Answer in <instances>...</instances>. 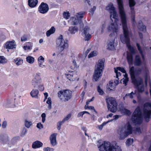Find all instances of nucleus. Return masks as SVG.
Listing matches in <instances>:
<instances>
[{"label":"nucleus","mask_w":151,"mask_h":151,"mask_svg":"<svg viewBox=\"0 0 151 151\" xmlns=\"http://www.w3.org/2000/svg\"><path fill=\"white\" fill-rule=\"evenodd\" d=\"M119 9L121 21L123 30L124 34L121 35L120 39L122 43L126 44L127 45L129 43L130 38L129 35L130 32V29L127 27V20L124 8L122 4V0H118Z\"/></svg>","instance_id":"1"},{"label":"nucleus","mask_w":151,"mask_h":151,"mask_svg":"<svg viewBox=\"0 0 151 151\" xmlns=\"http://www.w3.org/2000/svg\"><path fill=\"white\" fill-rule=\"evenodd\" d=\"M107 10L109 11L110 14V17L112 22L109 24L107 28L109 32H112V33L115 32L117 33L118 31L119 26L118 24V19H117V16L115 10V8L112 3L110 4L106 8Z\"/></svg>","instance_id":"2"},{"label":"nucleus","mask_w":151,"mask_h":151,"mask_svg":"<svg viewBox=\"0 0 151 151\" xmlns=\"http://www.w3.org/2000/svg\"><path fill=\"white\" fill-rule=\"evenodd\" d=\"M141 71L142 69L140 68H137L134 69V66L130 68L129 71L132 82L137 87L139 93H142L144 91V85L142 79L140 78L136 79L135 75H139L141 73Z\"/></svg>","instance_id":"3"},{"label":"nucleus","mask_w":151,"mask_h":151,"mask_svg":"<svg viewBox=\"0 0 151 151\" xmlns=\"http://www.w3.org/2000/svg\"><path fill=\"white\" fill-rule=\"evenodd\" d=\"M105 60L104 58L99 60L95 66L93 79L95 81H97L101 78L103 70L104 68V63Z\"/></svg>","instance_id":"4"},{"label":"nucleus","mask_w":151,"mask_h":151,"mask_svg":"<svg viewBox=\"0 0 151 151\" xmlns=\"http://www.w3.org/2000/svg\"><path fill=\"white\" fill-rule=\"evenodd\" d=\"M132 128L129 124L124 127L119 128L118 130V134L119 135L120 139H123L132 133Z\"/></svg>","instance_id":"5"},{"label":"nucleus","mask_w":151,"mask_h":151,"mask_svg":"<svg viewBox=\"0 0 151 151\" xmlns=\"http://www.w3.org/2000/svg\"><path fill=\"white\" fill-rule=\"evenodd\" d=\"M132 121L136 125H139L142 123V113L139 107H138L133 113Z\"/></svg>","instance_id":"6"},{"label":"nucleus","mask_w":151,"mask_h":151,"mask_svg":"<svg viewBox=\"0 0 151 151\" xmlns=\"http://www.w3.org/2000/svg\"><path fill=\"white\" fill-rule=\"evenodd\" d=\"M72 92L68 90H61L58 93V97L62 101H69L71 97Z\"/></svg>","instance_id":"7"},{"label":"nucleus","mask_w":151,"mask_h":151,"mask_svg":"<svg viewBox=\"0 0 151 151\" xmlns=\"http://www.w3.org/2000/svg\"><path fill=\"white\" fill-rule=\"evenodd\" d=\"M108 109L113 113L115 112L117 109V103L113 98H108L106 99Z\"/></svg>","instance_id":"8"},{"label":"nucleus","mask_w":151,"mask_h":151,"mask_svg":"<svg viewBox=\"0 0 151 151\" xmlns=\"http://www.w3.org/2000/svg\"><path fill=\"white\" fill-rule=\"evenodd\" d=\"M84 12H80L78 13L73 17H71L69 22L73 25H76L78 23L80 24L82 22V19L83 17Z\"/></svg>","instance_id":"9"},{"label":"nucleus","mask_w":151,"mask_h":151,"mask_svg":"<svg viewBox=\"0 0 151 151\" xmlns=\"http://www.w3.org/2000/svg\"><path fill=\"white\" fill-rule=\"evenodd\" d=\"M98 142L100 143V144L98 145V147L99 150L101 151H109L112 144L108 142L101 141L99 140Z\"/></svg>","instance_id":"10"},{"label":"nucleus","mask_w":151,"mask_h":151,"mask_svg":"<svg viewBox=\"0 0 151 151\" xmlns=\"http://www.w3.org/2000/svg\"><path fill=\"white\" fill-rule=\"evenodd\" d=\"M56 44L60 47V50L61 51H62L64 49L67 48L68 46V43L64 40L62 35L59 36L57 40Z\"/></svg>","instance_id":"11"},{"label":"nucleus","mask_w":151,"mask_h":151,"mask_svg":"<svg viewBox=\"0 0 151 151\" xmlns=\"http://www.w3.org/2000/svg\"><path fill=\"white\" fill-rule=\"evenodd\" d=\"M114 35V33H111L109 35L110 38L107 45V49L109 50H113L115 49L114 43L116 37Z\"/></svg>","instance_id":"12"},{"label":"nucleus","mask_w":151,"mask_h":151,"mask_svg":"<svg viewBox=\"0 0 151 151\" xmlns=\"http://www.w3.org/2000/svg\"><path fill=\"white\" fill-rule=\"evenodd\" d=\"M76 72L74 71H68L65 73L67 78L70 81H73L76 79L77 76Z\"/></svg>","instance_id":"13"},{"label":"nucleus","mask_w":151,"mask_h":151,"mask_svg":"<svg viewBox=\"0 0 151 151\" xmlns=\"http://www.w3.org/2000/svg\"><path fill=\"white\" fill-rule=\"evenodd\" d=\"M49 9L48 5L44 2H42L38 8L39 12L41 13L45 14L47 12Z\"/></svg>","instance_id":"14"},{"label":"nucleus","mask_w":151,"mask_h":151,"mask_svg":"<svg viewBox=\"0 0 151 151\" xmlns=\"http://www.w3.org/2000/svg\"><path fill=\"white\" fill-rule=\"evenodd\" d=\"M41 78L40 73H37L34 76L32 80V85L34 88L37 87V85L40 84L41 82Z\"/></svg>","instance_id":"15"},{"label":"nucleus","mask_w":151,"mask_h":151,"mask_svg":"<svg viewBox=\"0 0 151 151\" xmlns=\"http://www.w3.org/2000/svg\"><path fill=\"white\" fill-rule=\"evenodd\" d=\"M90 28L88 27H86L83 29V33L85 35L84 39L85 41H88L91 37V34L89 33Z\"/></svg>","instance_id":"16"},{"label":"nucleus","mask_w":151,"mask_h":151,"mask_svg":"<svg viewBox=\"0 0 151 151\" xmlns=\"http://www.w3.org/2000/svg\"><path fill=\"white\" fill-rule=\"evenodd\" d=\"M9 139L8 136L6 134H0V143L6 144L9 143Z\"/></svg>","instance_id":"17"},{"label":"nucleus","mask_w":151,"mask_h":151,"mask_svg":"<svg viewBox=\"0 0 151 151\" xmlns=\"http://www.w3.org/2000/svg\"><path fill=\"white\" fill-rule=\"evenodd\" d=\"M57 133H54L52 134L50 137L51 144L52 146H55L57 144L56 137Z\"/></svg>","instance_id":"18"},{"label":"nucleus","mask_w":151,"mask_h":151,"mask_svg":"<svg viewBox=\"0 0 151 151\" xmlns=\"http://www.w3.org/2000/svg\"><path fill=\"white\" fill-rule=\"evenodd\" d=\"M119 107L120 111L122 113L128 115L130 114V111L127 109H126L122 104H120L119 105Z\"/></svg>","instance_id":"19"},{"label":"nucleus","mask_w":151,"mask_h":151,"mask_svg":"<svg viewBox=\"0 0 151 151\" xmlns=\"http://www.w3.org/2000/svg\"><path fill=\"white\" fill-rule=\"evenodd\" d=\"M43 144L40 141L37 140L34 142L32 145V147L33 149H36L42 147Z\"/></svg>","instance_id":"20"},{"label":"nucleus","mask_w":151,"mask_h":151,"mask_svg":"<svg viewBox=\"0 0 151 151\" xmlns=\"http://www.w3.org/2000/svg\"><path fill=\"white\" fill-rule=\"evenodd\" d=\"M14 41H11L7 42L5 45L4 47L6 49H13L14 47Z\"/></svg>","instance_id":"21"},{"label":"nucleus","mask_w":151,"mask_h":151,"mask_svg":"<svg viewBox=\"0 0 151 151\" xmlns=\"http://www.w3.org/2000/svg\"><path fill=\"white\" fill-rule=\"evenodd\" d=\"M122 4L123 7V4L122 0ZM129 7L131 8V12L133 13L134 12V9L132 7L134 6L135 5L136 3L134 0H129ZM118 5H119V4L118 2V0H117Z\"/></svg>","instance_id":"22"},{"label":"nucleus","mask_w":151,"mask_h":151,"mask_svg":"<svg viewBox=\"0 0 151 151\" xmlns=\"http://www.w3.org/2000/svg\"><path fill=\"white\" fill-rule=\"evenodd\" d=\"M142 62L139 55H137L135 57L134 64L135 66H140L142 64Z\"/></svg>","instance_id":"23"},{"label":"nucleus","mask_w":151,"mask_h":151,"mask_svg":"<svg viewBox=\"0 0 151 151\" xmlns=\"http://www.w3.org/2000/svg\"><path fill=\"white\" fill-rule=\"evenodd\" d=\"M109 151H122L120 147L116 144L111 145Z\"/></svg>","instance_id":"24"},{"label":"nucleus","mask_w":151,"mask_h":151,"mask_svg":"<svg viewBox=\"0 0 151 151\" xmlns=\"http://www.w3.org/2000/svg\"><path fill=\"white\" fill-rule=\"evenodd\" d=\"M37 0H28V4L29 6L31 7L35 6L38 3Z\"/></svg>","instance_id":"25"},{"label":"nucleus","mask_w":151,"mask_h":151,"mask_svg":"<svg viewBox=\"0 0 151 151\" xmlns=\"http://www.w3.org/2000/svg\"><path fill=\"white\" fill-rule=\"evenodd\" d=\"M78 29L76 26H71L69 27L68 31L72 35L74 34L78 31Z\"/></svg>","instance_id":"26"},{"label":"nucleus","mask_w":151,"mask_h":151,"mask_svg":"<svg viewBox=\"0 0 151 151\" xmlns=\"http://www.w3.org/2000/svg\"><path fill=\"white\" fill-rule=\"evenodd\" d=\"M127 59L129 65V68H131L130 65L133 64V56L132 54H128L127 56Z\"/></svg>","instance_id":"27"},{"label":"nucleus","mask_w":151,"mask_h":151,"mask_svg":"<svg viewBox=\"0 0 151 151\" xmlns=\"http://www.w3.org/2000/svg\"><path fill=\"white\" fill-rule=\"evenodd\" d=\"M39 93V91L37 89H33L30 92V95L32 97L38 98V94Z\"/></svg>","instance_id":"28"},{"label":"nucleus","mask_w":151,"mask_h":151,"mask_svg":"<svg viewBox=\"0 0 151 151\" xmlns=\"http://www.w3.org/2000/svg\"><path fill=\"white\" fill-rule=\"evenodd\" d=\"M138 27L141 31L144 32H145L146 31V27L145 25H143L142 21H140L139 22Z\"/></svg>","instance_id":"29"},{"label":"nucleus","mask_w":151,"mask_h":151,"mask_svg":"<svg viewBox=\"0 0 151 151\" xmlns=\"http://www.w3.org/2000/svg\"><path fill=\"white\" fill-rule=\"evenodd\" d=\"M115 83H113V81H110L109 84L107 85V88L110 90H114L116 85Z\"/></svg>","instance_id":"30"},{"label":"nucleus","mask_w":151,"mask_h":151,"mask_svg":"<svg viewBox=\"0 0 151 151\" xmlns=\"http://www.w3.org/2000/svg\"><path fill=\"white\" fill-rule=\"evenodd\" d=\"M55 31V29L53 26L51 27V28L47 31L46 32V35L47 37H49L50 35L54 33Z\"/></svg>","instance_id":"31"},{"label":"nucleus","mask_w":151,"mask_h":151,"mask_svg":"<svg viewBox=\"0 0 151 151\" xmlns=\"http://www.w3.org/2000/svg\"><path fill=\"white\" fill-rule=\"evenodd\" d=\"M7 107L9 108H14L15 105L14 104L13 100H8L7 103Z\"/></svg>","instance_id":"32"},{"label":"nucleus","mask_w":151,"mask_h":151,"mask_svg":"<svg viewBox=\"0 0 151 151\" xmlns=\"http://www.w3.org/2000/svg\"><path fill=\"white\" fill-rule=\"evenodd\" d=\"M14 62L17 66L21 65L23 63V60L20 58H17L15 59H14Z\"/></svg>","instance_id":"33"},{"label":"nucleus","mask_w":151,"mask_h":151,"mask_svg":"<svg viewBox=\"0 0 151 151\" xmlns=\"http://www.w3.org/2000/svg\"><path fill=\"white\" fill-rule=\"evenodd\" d=\"M34 58L31 56H28L26 58L27 61L30 64L33 63L34 62Z\"/></svg>","instance_id":"34"},{"label":"nucleus","mask_w":151,"mask_h":151,"mask_svg":"<svg viewBox=\"0 0 151 151\" xmlns=\"http://www.w3.org/2000/svg\"><path fill=\"white\" fill-rule=\"evenodd\" d=\"M98 54V52L95 50H94L91 52L88 55V58H90L96 56Z\"/></svg>","instance_id":"35"},{"label":"nucleus","mask_w":151,"mask_h":151,"mask_svg":"<svg viewBox=\"0 0 151 151\" xmlns=\"http://www.w3.org/2000/svg\"><path fill=\"white\" fill-rule=\"evenodd\" d=\"M136 46H137V48L138 50L139 51V53H140V54L142 57V59H144V56L143 55V51L141 49V47H140L139 44H138V43H137Z\"/></svg>","instance_id":"36"},{"label":"nucleus","mask_w":151,"mask_h":151,"mask_svg":"<svg viewBox=\"0 0 151 151\" xmlns=\"http://www.w3.org/2000/svg\"><path fill=\"white\" fill-rule=\"evenodd\" d=\"M112 120H111L110 121H111ZM110 121H108L106 122H104L103 123L101 124L100 125H99L97 126L96 128L99 129L100 130H101L103 127L106 125L107 123L109 122Z\"/></svg>","instance_id":"37"},{"label":"nucleus","mask_w":151,"mask_h":151,"mask_svg":"<svg viewBox=\"0 0 151 151\" xmlns=\"http://www.w3.org/2000/svg\"><path fill=\"white\" fill-rule=\"evenodd\" d=\"M7 62V60L4 56H0V63L5 64Z\"/></svg>","instance_id":"38"},{"label":"nucleus","mask_w":151,"mask_h":151,"mask_svg":"<svg viewBox=\"0 0 151 151\" xmlns=\"http://www.w3.org/2000/svg\"><path fill=\"white\" fill-rule=\"evenodd\" d=\"M133 141V139L132 138H129L126 141V145L127 146H129L132 144Z\"/></svg>","instance_id":"39"},{"label":"nucleus","mask_w":151,"mask_h":151,"mask_svg":"<svg viewBox=\"0 0 151 151\" xmlns=\"http://www.w3.org/2000/svg\"><path fill=\"white\" fill-rule=\"evenodd\" d=\"M46 103L48 104V108L49 109H51V108L52 101L51 100V98L50 97H49L47 99V100L46 101Z\"/></svg>","instance_id":"40"},{"label":"nucleus","mask_w":151,"mask_h":151,"mask_svg":"<svg viewBox=\"0 0 151 151\" xmlns=\"http://www.w3.org/2000/svg\"><path fill=\"white\" fill-rule=\"evenodd\" d=\"M127 76V74L126 73L124 75V77L125 78V79L123 81V84H124L125 86L127 85V82L129 80V78Z\"/></svg>","instance_id":"41"},{"label":"nucleus","mask_w":151,"mask_h":151,"mask_svg":"<svg viewBox=\"0 0 151 151\" xmlns=\"http://www.w3.org/2000/svg\"><path fill=\"white\" fill-rule=\"evenodd\" d=\"M97 91L99 93V94L100 95H102L104 93L102 89L99 86H98L97 87Z\"/></svg>","instance_id":"42"},{"label":"nucleus","mask_w":151,"mask_h":151,"mask_svg":"<svg viewBox=\"0 0 151 151\" xmlns=\"http://www.w3.org/2000/svg\"><path fill=\"white\" fill-rule=\"evenodd\" d=\"M32 125V122H31L27 120L25 121V126L27 128H29Z\"/></svg>","instance_id":"43"},{"label":"nucleus","mask_w":151,"mask_h":151,"mask_svg":"<svg viewBox=\"0 0 151 151\" xmlns=\"http://www.w3.org/2000/svg\"><path fill=\"white\" fill-rule=\"evenodd\" d=\"M127 47L128 49L131 53H134V48L132 47L130 45V43L128 44V45H127Z\"/></svg>","instance_id":"44"},{"label":"nucleus","mask_w":151,"mask_h":151,"mask_svg":"<svg viewBox=\"0 0 151 151\" xmlns=\"http://www.w3.org/2000/svg\"><path fill=\"white\" fill-rule=\"evenodd\" d=\"M134 132L137 134H140L141 132V130L139 127L136 128L134 130Z\"/></svg>","instance_id":"45"},{"label":"nucleus","mask_w":151,"mask_h":151,"mask_svg":"<svg viewBox=\"0 0 151 151\" xmlns=\"http://www.w3.org/2000/svg\"><path fill=\"white\" fill-rule=\"evenodd\" d=\"M37 88H38L40 91H43L44 90L43 85L41 83L37 85Z\"/></svg>","instance_id":"46"},{"label":"nucleus","mask_w":151,"mask_h":151,"mask_svg":"<svg viewBox=\"0 0 151 151\" xmlns=\"http://www.w3.org/2000/svg\"><path fill=\"white\" fill-rule=\"evenodd\" d=\"M71 114H69L63 120V122H65L66 121L68 120L71 117Z\"/></svg>","instance_id":"47"},{"label":"nucleus","mask_w":151,"mask_h":151,"mask_svg":"<svg viewBox=\"0 0 151 151\" xmlns=\"http://www.w3.org/2000/svg\"><path fill=\"white\" fill-rule=\"evenodd\" d=\"M64 122H63V120L62 121H59L57 124V129L58 130H60L61 128V126L62 124H63Z\"/></svg>","instance_id":"48"},{"label":"nucleus","mask_w":151,"mask_h":151,"mask_svg":"<svg viewBox=\"0 0 151 151\" xmlns=\"http://www.w3.org/2000/svg\"><path fill=\"white\" fill-rule=\"evenodd\" d=\"M32 44H30L29 45H27L24 46L23 47V48L25 50H30L32 49Z\"/></svg>","instance_id":"49"},{"label":"nucleus","mask_w":151,"mask_h":151,"mask_svg":"<svg viewBox=\"0 0 151 151\" xmlns=\"http://www.w3.org/2000/svg\"><path fill=\"white\" fill-rule=\"evenodd\" d=\"M135 94V93H133V92H132L130 93L127 94L126 95V96H127L129 98L132 99L133 98V95Z\"/></svg>","instance_id":"50"},{"label":"nucleus","mask_w":151,"mask_h":151,"mask_svg":"<svg viewBox=\"0 0 151 151\" xmlns=\"http://www.w3.org/2000/svg\"><path fill=\"white\" fill-rule=\"evenodd\" d=\"M114 71L115 73L116 74V77L117 78H118V79H119L118 78V77L119 76H120L121 75V73L119 72H118V70H116L115 68L114 69Z\"/></svg>","instance_id":"51"},{"label":"nucleus","mask_w":151,"mask_h":151,"mask_svg":"<svg viewBox=\"0 0 151 151\" xmlns=\"http://www.w3.org/2000/svg\"><path fill=\"white\" fill-rule=\"evenodd\" d=\"M63 16L64 18L66 19H68L70 17V13L69 12H64L63 13Z\"/></svg>","instance_id":"52"},{"label":"nucleus","mask_w":151,"mask_h":151,"mask_svg":"<svg viewBox=\"0 0 151 151\" xmlns=\"http://www.w3.org/2000/svg\"><path fill=\"white\" fill-rule=\"evenodd\" d=\"M117 70L120 71L121 72L124 73H126V71L123 68L118 67L117 68Z\"/></svg>","instance_id":"53"},{"label":"nucleus","mask_w":151,"mask_h":151,"mask_svg":"<svg viewBox=\"0 0 151 151\" xmlns=\"http://www.w3.org/2000/svg\"><path fill=\"white\" fill-rule=\"evenodd\" d=\"M44 151H54V149L53 148H50L49 147H47L44 149Z\"/></svg>","instance_id":"54"},{"label":"nucleus","mask_w":151,"mask_h":151,"mask_svg":"<svg viewBox=\"0 0 151 151\" xmlns=\"http://www.w3.org/2000/svg\"><path fill=\"white\" fill-rule=\"evenodd\" d=\"M37 128L39 129H41L43 128V125L41 123H39L37 124Z\"/></svg>","instance_id":"55"},{"label":"nucleus","mask_w":151,"mask_h":151,"mask_svg":"<svg viewBox=\"0 0 151 151\" xmlns=\"http://www.w3.org/2000/svg\"><path fill=\"white\" fill-rule=\"evenodd\" d=\"M42 117V122L44 123L45 121L46 114L45 113H43L41 115Z\"/></svg>","instance_id":"56"},{"label":"nucleus","mask_w":151,"mask_h":151,"mask_svg":"<svg viewBox=\"0 0 151 151\" xmlns=\"http://www.w3.org/2000/svg\"><path fill=\"white\" fill-rule=\"evenodd\" d=\"M27 40V36L25 35H24L21 38V41L22 42L25 41Z\"/></svg>","instance_id":"57"},{"label":"nucleus","mask_w":151,"mask_h":151,"mask_svg":"<svg viewBox=\"0 0 151 151\" xmlns=\"http://www.w3.org/2000/svg\"><path fill=\"white\" fill-rule=\"evenodd\" d=\"M106 28V24L105 23H104L102 26L101 27V33H103L104 32V29Z\"/></svg>","instance_id":"58"},{"label":"nucleus","mask_w":151,"mask_h":151,"mask_svg":"<svg viewBox=\"0 0 151 151\" xmlns=\"http://www.w3.org/2000/svg\"><path fill=\"white\" fill-rule=\"evenodd\" d=\"M7 125V122L6 121H4L2 124V127L4 128H5L6 127Z\"/></svg>","instance_id":"59"},{"label":"nucleus","mask_w":151,"mask_h":151,"mask_svg":"<svg viewBox=\"0 0 151 151\" xmlns=\"http://www.w3.org/2000/svg\"><path fill=\"white\" fill-rule=\"evenodd\" d=\"M96 9V7L95 6H93V8H91V9L90 12L91 13H93L94 12Z\"/></svg>","instance_id":"60"},{"label":"nucleus","mask_w":151,"mask_h":151,"mask_svg":"<svg viewBox=\"0 0 151 151\" xmlns=\"http://www.w3.org/2000/svg\"><path fill=\"white\" fill-rule=\"evenodd\" d=\"M84 113H83V111L82 112H80L78 113V117H80V116L83 117V115H84Z\"/></svg>","instance_id":"61"},{"label":"nucleus","mask_w":151,"mask_h":151,"mask_svg":"<svg viewBox=\"0 0 151 151\" xmlns=\"http://www.w3.org/2000/svg\"><path fill=\"white\" fill-rule=\"evenodd\" d=\"M148 79V78L147 76H146L145 78V85L146 86H147V80Z\"/></svg>","instance_id":"62"},{"label":"nucleus","mask_w":151,"mask_h":151,"mask_svg":"<svg viewBox=\"0 0 151 151\" xmlns=\"http://www.w3.org/2000/svg\"><path fill=\"white\" fill-rule=\"evenodd\" d=\"M40 60L43 61V62L44 61V58L42 56H40L38 58V60L39 61Z\"/></svg>","instance_id":"63"},{"label":"nucleus","mask_w":151,"mask_h":151,"mask_svg":"<svg viewBox=\"0 0 151 151\" xmlns=\"http://www.w3.org/2000/svg\"><path fill=\"white\" fill-rule=\"evenodd\" d=\"M120 116H120L117 115H114V119H115V120L117 119H118V118L119 117H120Z\"/></svg>","instance_id":"64"}]
</instances>
